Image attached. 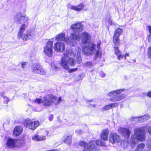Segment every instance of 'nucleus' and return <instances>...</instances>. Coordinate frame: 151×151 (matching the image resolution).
<instances>
[{
    "label": "nucleus",
    "mask_w": 151,
    "mask_h": 151,
    "mask_svg": "<svg viewBox=\"0 0 151 151\" xmlns=\"http://www.w3.org/2000/svg\"><path fill=\"white\" fill-rule=\"evenodd\" d=\"M146 129V127H142L134 129V134L131 135L129 140V144L132 147L134 148L139 141L142 142L145 140Z\"/></svg>",
    "instance_id": "obj_4"
},
{
    "label": "nucleus",
    "mask_w": 151,
    "mask_h": 151,
    "mask_svg": "<svg viewBox=\"0 0 151 151\" xmlns=\"http://www.w3.org/2000/svg\"><path fill=\"white\" fill-rule=\"evenodd\" d=\"M106 22H108V25H111L113 24L112 21L110 17L107 18L105 20Z\"/></svg>",
    "instance_id": "obj_28"
},
{
    "label": "nucleus",
    "mask_w": 151,
    "mask_h": 151,
    "mask_svg": "<svg viewBox=\"0 0 151 151\" xmlns=\"http://www.w3.org/2000/svg\"><path fill=\"white\" fill-rule=\"evenodd\" d=\"M89 106L90 108L95 107L96 106V105H95L91 104L89 105Z\"/></svg>",
    "instance_id": "obj_47"
},
{
    "label": "nucleus",
    "mask_w": 151,
    "mask_h": 151,
    "mask_svg": "<svg viewBox=\"0 0 151 151\" xmlns=\"http://www.w3.org/2000/svg\"><path fill=\"white\" fill-rule=\"evenodd\" d=\"M147 130L148 133L151 135V127H148L147 129Z\"/></svg>",
    "instance_id": "obj_40"
},
{
    "label": "nucleus",
    "mask_w": 151,
    "mask_h": 151,
    "mask_svg": "<svg viewBox=\"0 0 151 151\" xmlns=\"http://www.w3.org/2000/svg\"><path fill=\"white\" fill-rule=\"evenodd\" d=\"M91 141H94V147H94V149H92V150H96V147L95 146V145L94 144L95 143H96V144L97 145H100V143H101V140H97L96 141V142H95V141H94V140H92V141H90V142Z\"/></svg>",
    "instance_id": "obj_29"
},
{
    "label": "nucleus",
    "mask_w": 151,
    "mask_h": 151,
    "mask_svg": "<svg viewBox=\"0 0 151 151\" xmlns=\"http://www.w3.org/2000/svg\"><path fill=\"white\" fill-rule=\"evenodd\" d=\"M23 123L25 127L33 130H35L39 124V122L38 121H33L29 119L25 120Z\"/></svg>",
    "instance_id": "obj_9"
},
{
    "label": "nucleus",
    "mask_w": 151,
    "mask_h": 151,
    "mask_svg": "<svg viewBox=\"0 0 151 151\" xmlns=\"http://www.w3.org/2000/svg\"><path fill=\"white\" fill-rule=\"evenodd\" d=\"M124 78L125 79H127L128 78V77L127 76H124Z\"/></svg>",
    "instance_id": "obj_52"
},
{
    "label": "nucleus",
    "mask_w": 151,
    "mask_h": 151,
    "mask_svg": "<svg viewBox=\"0 0 151 151\" xmlns=\"http://www.w3.org/2000/svg\"><path fill=\"white\" fill-rule=\"evenodd\" d=\"M75 39L78 40L79 38L74 34L71 33L70 37L68 38L65 37V33L63 32L58 35L55 37L56 40L64 41L73 46H74V43L76 42Z\"/></svg>",
    "instance_id": "obj_5"
},
{
    "label": "nucleus",
    "mask_w": 151,
    "mask_h": 151,
    "mask_svg": "<svg viewBox=\"0 0 151 151\" xmlns=\"http://www.w3.org/2000/svg\"><path fill=\"white\" fill-rule=\"evenodd\" d=\"M65 48V45L64 43L61 41H58L55 43L54 47L55 51L59 52L63 51Z\"/></svg>",
    "instance_id": "obj_13"
},
{
    "label": "nucleus",
    "mask_w": 151,
    "mask_h": 151,
    "mask_svg": "<svg viewBox=\"0 0 151 151\" xmlns=\"http://www.w3.org/2000/svg\"><path fill=\"white\" fill-rule=\"evenodd\" d=\"M53 44V41L49 40L47 42L46 46L44 48V53L48 57H51L52 55Z\"/></svg>",
    "instance_id": "obj_10"
},
{
    "label": "nucleus",
    "mask_w": 151,
    "mask_h": 151,
    "mask_svg": "<svg viewBox=\"0 0 151 151\" xmlns=\"http://www.w3.org/2000/svg\"><path fill=\"white\" fill-rule=\"evenodd\" d=\"M118 106V104L117 103H111L109 104L106 105L103 108V109L104 111H106L117 107Z\"/></svg>",
    "instance_id": "obj_21"
},
{
    "label": "nucleus",
    "mask_w": 151,
    "mask_h": 151,
    "mask_svg": "<svg viewBox=\"0 0 151 151\" xmlns=\"http://www.w3.org/2000/svg\"><path fill=\"white\" fill-rule=\"evenodd\" d=\"M118 131L119 133L127 138H129L131 134L130 131L127 128L120 127L118 129Z\"/></svg>",
    "instance_id": "obj_16"
},
{
    "label": "nucleus",
    "mask_w": 151,
    "mask_h": 151,
    "mask_svg": "<svg viewBox=\"0 0 151 151\" xmlns=\"http://www.w3.org/2000/svg\"><path fill=\"white\" fill-rule=\"evenodd\" d=\"M4 94V91H1L0 92V96L2 97H3Z\"/></svg>",
    "instance_id": "obj_45"
},
{
    "label": "nucleus",
    "mask_w": 151,
    "mask_h": 151,
    "mask_svg": "<svg viewBox=\"0 0 151 151\" xmlns=\"http://www.w3.org/2000/svg\"><path fill=\"white\" fill-rule=\"evenodd\" d=\"M130 121L132 122L133 123L134 122L135 123H138V116L137 117H132L130 119Z\"/></svg>",
    "instance_id": "obj_26"
},
{
    "label": "nucleus",
    "mask_w": 151,
    "mask_h": 151,
    "mask_svg": "<svg viewBox=\"0 0 151 151\" xmlns=\"http://www.w3.org/2000/svg\"><path fill=\"white\" fill-rule=\"evenodd\" d=\"M27 63L25 62H23L22 63V68H24L26 67Z\"/></svg>",
    "instance_id": "obj_38"
},
{
    "label": "nucleus",
    "mask_w": 151,
    "mask_h": 151,
    "mask_svg": "<svg viewBox=\"0 0 151 151\" xmlns=\"http://www.w3.org/2000/svg\"><path fill=\"white\" fill-rule=\"evenodd\" d=\"M120 136L116 133H111L109 135V140L110 142L114 144L120 141Z\"/></svg>",
    "instance_id": "obj_14"
},
{
    "label": "nucleus",
    "mask_w": 151,
    "mask_h": 151,
    "mask_svg": "<svg viewBox=\"0 0 151 151\" xmlns=\"http://www.w3.org/2000/svg\"><path fill=\"white\" fill-rule=\"evenodd\" d=\"M148 147L150 149H151V140L149 142Z\"/></svg>",
    "instance_id": "obj_43"
},
{
    "label": "nucleus",
    "mask_w": 151,
    "mask_h": 151,
    "mask_svg": "<svg viewBox=\"0 0 151 151\" xmlns=\"http://www.w3.org/2000/svg\"><path fill=\"white\" fill-rule=\"evenodd\" d=\"M119 37L114 35L113 39V42L115 45H118L120 44Z\"/></svg>",
    "instance_id": "obj_24"
},
{
    "label": "nucleus",
    "mask_w": 151,
    "mask_h": 151,
    "mask_svg": "<svg viewBox=\"0 0 151 151\" xmlns=\"http://www.w3.org/2000/svg\"><path fill=\"white\" fill-rule=\"evenodd\" d=\"M147 96L150 97H151V91H150L147 93Z\"/></svg>",
    "instance_id": "obj_44"
},
{
    "label": "nucleus",
    "mask_w": 151,
    "mask_h": 151,
    "mask_svg": "<svg viewBox=\"0 0 151 151\" xmlns=\"http://www.w3.org/2000/svg\"><path fill=\"white\" fill-rule=\"evenodd\" d=\"M100 145L102 146H104L106 145L105 143L104 142L102 141L101 140V142Z\"/></svg>",
    "instance_id": "obj_39"
},
{
    "label": "nucleus",
    "mask_w": 151,
    "mask_h": 151,
    "mask_svg": "<svg viewBox=\"0 0 151 151\" xmlns=\"http://www.w3.org/2000/svg\"><path fill=\"white\" fill-rule=\"evenodd\" d=\"M3 98L4 99V103L7 104L9 101V99L8 98L5 96H3Z\"/></svg>",
    "instance_id": "obj_33"
},
{
    "label": "nucleus",
    "mask_w": 151,
    "mask_h": 151,
    "mask_svg": "<svg viewBox=\"0 0 151 151\" xmlns=\"http://www.w3.org/2000/svg\"><path fill=\"white\" fill-rule=\"evenodd\" d=\"M15 22L18 24H22L19 27L17 37L21 38L24 41H26L32 39L35 35V32L33 29H29L24 34L26 25L28 23L29 18L25 14L20 13H17L14 17Z\"/></svg>",
    "instance_id": "obj_1"
},
{
    "label": "nucleus",
    "mask_w": 151,
    "mask_h": 151,
    "mask_svg": "<svg viewBox=\"0 0 151 151\" xmlns=\"http://www.w3.org/2000/svg\"><path fill=\"white\" fill-rule=\"evenodd\" d=\"M72 137L70 135H65L63 137L64 141L65 143L70 144L72 142Z\"/></svg>",
    "instance_id": "obj_22"
},
{
    "label": "nucleus",
    "mask_w": 151,
    "mask_h": 151,
    "mask_svg": "<svg viewBox=\"0 0 151 151\" xmlns=\"http://www.w3.org/2000/svg\"><path fill=\"white\" fill-rule=\"evenodd\" d=\"M122 32L123 30L122 29L120 28H119L115 30V32L114 35L119 37Z\"/></svg>",
    "instance_id": "obj_25"
},
{
    "label": "nucleus",
    "mask_w": 151,
    "mask_h": 151,
    "mask_svg": "<svg viewBox=\"0 0 151 151\" xmlns=\"http://www.w3.org/2000/svg\"><path fill=\"white\" fill-rule=\"evenodd\" d=\"M100 76L101 77H104L105 76V74H104L103 72H101L100 73Z\"/></svg>",
    "instance_id": "obj_41"
},
{
    "label": "nucleus",
    "mask_w": 151,
    "mask_h": 151,
    "mask_svg": "<svg viewBox=\"0 0 151 151\" xmlns=\"http://www.w3.org/2000/svg\"><path fill=\"white\" fill-rule=\"evenodd\" d=\"M54 116L52 114H50L49 116V119L50 121H52L53 119Z\"/></svg>",
    "instance_id": "obj_37"
},
{
    "label": "nucleus",
    "mask_w": 151,
    "mask_h": 151,
    "mask_svg": "<svg viewBox=\"0 0 151 151\" xmlns=\"http://www.w3.org/2000/svg\"><path fill=\"white\" fill-rule=\"evenodd\" d=\"M144 121H146L149 119L150 118V116L148 115H146L142 116Z\"/></svg>",
    "instance_id": "obj_30"
},
{
    "label": "nucleus",
    "mask_w": 151,
    "mask_h": 151,
    "mask_svg": "<svg viewBox=\"0 0 151 151\" xmlns=\"http://www.w3.org/2000/svg\"><path fill=\"white\" fill-rule=\"evenodd\" d=\"M143 118L142 116L140 117L138 116V123L142 122H144V121L143 120Z\"/></svg>",
    "instance_id": "obj_36"
},
{
    "label": "nucleus",
    "mask_w": 151,
    "mask_h": 151,
    "mask_svg": "<svg viewBox=\"0 0 151 151\" xmlns=\"http://www.w3.org/2000/svg\"><path fill=\"white\" fill-rule=\"evenodd\" d=\"M82 131L81 130H77L76 131V132L79 133V134H80V133H81V132Z\"/></svg>",
    "instance_id": "obj_50"
},
{
    "label": "nucleus",
    "mask_w": 151,
    "mask_h": 151,
    "mask_svg": "<svg viewBox=\"0 0 151 151\" xmlns=\"http://www.w3.org/2000/svg\"><path fill=\"white\" fill-rule=\"evenodd\" d=\"M79 39H75V43H74V46L77 43V41L81 40L82 42L84 43H88L87 45L84 46L82 50L84 53L88 55L93 54L96 52L95 47L96 45L92 42H89L91 40L90 35L86 32H83L81 34H75Z\"/></svg>",
    "instance_id": "obj_3"
},
{
    "label": "nucleus",
    "mask_w": 151,
    "mask_h": 151,
    "mask_svg": "<svg viewBox=\"0 0 151 151\" xmlns=\"http://www.w3.org/2000/svg\"><path fill=\"white\" fill-rule=\"evenodd\" d=\"M114 51L115 54L117 56L118 59L119 60L122 58L123 56L121 55V53L120 50H119L118 47H114Z\"/></svg>",
    "instance_id": "obj_23"
},
{
    "label": "nucleus",
    "mask_w": 151,
    "mask_h": 151,
    "mask_svg": "<svg viewBox=\"0 0 151 151\" xmlns=\"http://www.w3.org/2000/svg\"><path fill=\"white\" fill-rule=\"evenodd\" d=\"M83 26L81 23L76 22L71 25L70 28L73 30V33H71L78 34L81 32L83 30Z\"/></svg>",
    "instance_id": "obj_11"
},
{
    "label": "nucleus",
    "mask_w": 151,
    "mask_h": 151,
    "mask_svg": "<svg viewBox=\"0 0 151 151\" xmlns=\"http://www.w3.org/2000/svg\"><path fill=\"white\" fill-rule=\"evenodd\" d=\"M42 99H37L36 100H34L33 101L34 103H37L40 104L41 103H42Z\"/></svg>",
    "instance_id": "obj_31"
},
{
    "label": "nucleus",
    "mask_w": 151,
    "mask_h": 151,
    "mask_svg": "<svg viewBox=\"0 0 151 151\" xmlns=\"http://www.w3.org/2000/svg\"><path fill=\"white\" fill-rule=\"evenodd\" d=\"M101 44V43L100 42H99L97 43V47L98 49H99L100 47Z\"/></svg>",
    "instance_id": "obj_46"
},
{
    "label": "nucleus",
    "mask_w": 151,
    "mask_h": 151,
    "mask_svg": "<svg viewBox=\"0 0 151 151\" xmlns=\"http://www.w3.org/2000/svg\"><path fill=\"white\" fill-rule=\"evenodd\" d=\"M32 70L35 73L40 75H45L46 74V71L38 63L33 64L32 66Z\"/></svg>",
    "instance_id": "obj_8"
},
{
    "label": "nucleus",
    "mask_w": 151,
    "mask_h": 151,
    "mask_svg": "<svg viewBox=\"0 0 151 151\" xmlns=\"http://www.w3.org/2000/svg\"><path fill=\"white\" fill-rule=\"evenodd\" d=\"M16 141L14 139L9 138L7 140L6 147L9 149L14 148L17 146Z\"/></svg>",
    "instance_id": "obj_15"
},
{
    "label": "nucleus",
    "mask_w": 151,
    "mask_h": 151,
    "mask_svg": "<svg viewBox=\"0 0 151 151\" xmlns=\"http://www.w3.org/2000/svg\"><path fill=\"white\" fill-rule=\"evenodd\" d=\"M94 141H91L90 142L89 144H87L86 142L84 141H80L79 143V145L83 147L84 148V150L83 151H91L92 150V149H94L95 147L94 145Z\"/></svg>",
    "instance_id": "obj_12"
},
{
    "label": "nucleus",
    "mask_w": 151,
    "mask_h": 151,
    "mask_svg": "<svg viewBox=\"0 0 151 151\" xmlns=\"http://www.w3.org/2000/svg\"><path fill=\"white\" fill-rule=\"evenodd\" d=\"M77 69V68L72 69L70 70V71L71 72H72L76 70Z\"/></svg>",
    "instance_id": "obj_49"
},
{
    "label": "nucleus",
    "mask_w": 151,
    "mask_h": 151,
    "mask_svg": "<svg viewBox=\"0 0 151 151\" xmlns=\"http://www.w3.org/2000/svg\"><path fill=\"white\" fill-rule=\"evenodd\" d=\"M148 57L151 58V46L150 47L148 50Z\"/></svg>",
    "instance_id": "obj_32"
},
{
    "label": "nucleus",
    "mask_w": 151,
    "mask_h": 151,
    "mask_svg": "<svg viewBox=\"0 0 151 151\" xmlns=\"http://www.w3.org/2000/svg\"><path fill=\"white\" fill-rule=\"evenodd\" d=\"M125 91V89H122L115 90L109 92L108 96L112 97L109 99V100L115 102L125 98L127 95L124 94H122V92Z\"/></svg>",
    "instance_id": "obj_7"
},
{
    "label": "nucleus",
    "mask_w": 151,
    "mask_h": 151,
    "mask_svg": "<svg viewBox=\"0 0 151 151\" xmlns=\"http://www.w3.org/2000/svg\"><path fill=\"white\" fill-rule=\"evenodd\" d=\"M101 55L100 53H99V51L97 50L96 51V55L95 56V58L96 59V58L100 57Z\"/></svg>",
    "instance_id": "obj_34"
},
{
    "label": "nucleus",
    "mask_w": 151,
    "mask_h": 151,
    "mask_svg": "<svg viewBox=\"0 0 151 151\" xmlns=\"http://www.w3.org/2000/svg\"><path fill=\"white\" fill-rule=\"evenodd\" d=\"M61 101L60 97L58 98L52 94L45 96L42 99V103L45 106H49L53 104L56 105Z\"/></svg>",
    "instance_id": "obj_6"
},
{
    "label": "nucleus",
    "mask_w": 151,
    "mask_h": 151,
    "mask_svg": "<svg viewBox=\"0 0 151 151\" xmlns=\"http://www.w3.org/2000/svg\"><path fill=\"white\" fill-rule=\"evenodd\" d=\"M150 39L151 40V36L150 37H149V40H150Z\"/></svg>",
    "instance_id": "obj_53"
},
{
    "label": "nucleus",
    "mask_w": 151,
    "mask_h": 151,
    "mask_svg": "<svg viewBox=\"0 0 151 151\" xmlns=\"http://www.w3.org/2000/svg\"><path fill=\"white\" fill-rule=\"evenodd\" d=\"M52 68L53 69H55V70H57L58 69L57 67L54 65H52Z\"/></svg>",
    "instance_id": "obj_42"
},
{
    "label": "nucleus",
    "mask_w": 151,
    "mask_h": 151,
    "mask_svg": "<svg viewBox=\"0 0 151 151\" xmlns=\"http://www.w3.org/2000/svg\"><path fill=\"white\" fill-rule=\"evenodd\" d=\"M46 135H35L33 136L32 139V140L35 141H40L45 140L46 139V136L48 134V132L46 131Z\"/></svg>",
    "instance_id": "obj_17"
},
{
    "label": "nucleus",
    "mask_w": 151,
    "mask_h": 151,
    "mask_svg": "<svg viewBox=\"0 0 151 151\" xmlns=\"http://www.w3.org/2000/svg\"><path fill=\"white\" fill-rule=\"evenodd\" d=\"M34 55H35V54H33V56H34Z\"/></svg>",
    "instance_id": "obj_54"
},
{
    "label": "nucleus",
    "mask_w": 151,
    "mask_h": 151,
    "mask_svg": "<svg viewBox=\"0 0 151 151\" xmlns=\"http://www.w3.org/2000/svg\"><path fill=\"white\" fill-rule=\"evenodd\" d=\"M129 56V54L128 53H126L125 55V58L126 59V57L127 56Z\"/></svg>",
    "instance_id": "obj_51"
},
{
    "label": "nucleus",
    "mask_w": 151,
    "mask_h": 151,
    "mask_svg": "<svg viewBox=\"0 0 151 151\" xmlns=\"http://www.w3.org/2000/svg\"><path fill=\"white\" fill-rule=\"evenodd\" d=\"M80 50L79 48L76 47L75 50L69 49L64 52V56L61 59V65L64 68L68 70L70 69V65H75L76 62L73 58L77 59L78 63L81 62V58Z\"/></svg>",
    "instance_id": "obj_2"
},
{
    "label": "nucleus",
    "mask_w": 151,
    "mask_h": 151,
    "mask_svg": "<svg viewBox=\"0 0 151 151\" xmlns=\"http://www.w3.org/2000/svg\"><path fill=\"white\" fill-rule=\"evenodd\" d=\"M147 28H148L150 33H151V26H148L147 27Z\"/></svg>",
    "instance_id": "obj_48"
},
{
    "label": "nucleus",
    "mask_w": 151,
    "mask_h": 151,
    "mask_svg": "<svg viewBox=\"0 0 151 151\" xmlns=\"http://www.w3.org/2000/svg\"><path fill=\"white\" fill-rule=\"evenodd\" d=\"M85 64L86 65V66H87L89 67H91L93 65V64L90 62H87Z\"/></svg>",
    "instance_id": "obj_35"
},
{
    "label": "nucleus",
    "mask_w": 151,
    "mask_h": 151,
    "mask_svg": "<svg viewBox=\"0 0 151 151\" xmlns=\"http://www.w3.org/2000/svg\"><path fill=\"white\" fill-rule=\"evenodd\" d=\"M84 6L83 4L81 3L76 6H72L70 8L71 9L77 11H80L84 9Z\"/></svg>",
    "instance_id": "obj_19"
},
{
    "label": "nucleus",
    "mask_w": 151,
    "mask_h": 151,
    "mask_svg": "<svg viewBox=\"0 0 151 151\" xmlns=\"http://www.w3.org/2000/svg\"><path fill=\"white\" fill-rule=\"evenodd\" d=\"M22 131V128L19 126L16 127L14 129L13 132L14 136H17L20 135Z\"/></svg>",
    "instance_id": "obj_20"
},
{
    "label": "nucleus",
    "mask_w": 151,
    "mask_h": 151,
    "mask_svg": "<svg viewBox=\"0 0 151 151\" xmlns=\"http://www.w3.org/2000/svg\"><path fill=\"white\" fill-rule=\"evenodd\" d=\"M109 133L108 129H106L103 130L101 133V139L105 141L107 140Z\"/></svg>",
    "instance_id": "obj_18"
},
{
    "label": "nucleus",
    "mask_w": 151,
    "mask_h": 151,
    "mask_svg": "<svg viewBox=\"0 0 151 151\" xmlns=\"http://www.w3.org/2000/svg\"><path fill=\"white\" fill-rule=\"evenodd\" d=\"M128 143L124 140H122L121 142V145L122 146L125 148L128 146Z\"/></svg>",
    "instance_id": "obj_27"
}]
</instances>
